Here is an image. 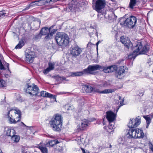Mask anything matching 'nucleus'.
<instances>
[{
    "mask_svg": "<svg viewBox=\"0 0 153 153\" xmlns=\"http://www.w3.org/2000/svg\"><path fill=\"white\" fill-rule=\"evenodd\" d=\"M143 117L146 120V123L147 124L146 128H148L150 123H151V119L153 117V114L152 115L151 118L149 115L143 116Z\"/></svg>",
    "mask_w": 153,
    "mask_h": 153,
    "instance_id": "20",
    "label": "nucleus"
},
{
    "mask_svg": "<svg viewBox=\"0 0 153 153\" xmlns=\"http://www.w3.org/2000/svg\"><path fill=\"white\" fill-rule=\"evenodd\" d=\"M102 86V87H105L107 86V84L106 82H104L103 85H100Z\"/></svg>",
    "mask_w": 153,
    "mask_h": 153,
    "instance_id": "47",
    "label": "nucleus"
},
{
    "mask_svg": "<svg viewBox=\"0 0 153 153\" xmlns=\"http://www.w3.org/2000/svg\"><path fill=\"white\" fill-rule=\"evenodd\" d=\"M45 97H48L55 99L56 101V96L55 95H52L49 93L46 92Z\"/></svg>",
    "mask_w": 153,
    "mask_h": 153,
    "instance_id": "29",
    "label": "nucleus"
},
{
    "mask_svg": "<svg viewBox=\"0 0 153 153\" xmlns=\"http://www.w3.org/2000/svg\"><path fill=\"white\" fill-rule=\"evenodd\" d=\"M88 125H90V123L88 121V120H87V126H88Z\"/></svg>",
    "mask_w": 153,
    "mask_h": 153,
    "instance_id": "55",
    "label": "nucleus"
},
{
    "mask_svg": "<svg viewBox=\"0 0 153 153\" xmlns=\"http://www.w3.org/2000/svg\"><path fill=\"white\" fill-rule=\"evenodd\" d=\"M53 36V34L52 33H48V35L45 37V40H48L51 39L52 36Z\"/></svg>",
    "mask_w": 153,
    "mask_h": 153,
    "instance_id": "36",
    "label": "nucleus"
},
{
    "mask_svg": "<svg viewBox=\"0 0 153 153\" xmlns=\"http://www.w3.org/2000/svg\"><path fill=\"white\" fill-rule=\"evenodd\" d=\"M55 63H54L49 62L48 63V68L51 71L53 70L54 68Z\"/></svg>",
    "mask_w": 153,
    "mask_h": 153,
    "instance_id": "33",
    "label": "nucleus"
},
{
    "mask_svg": "<svg viewBox=\"0 0 153 153\" xmlns=\"http://www.w3.org/2000/svg\"><path fill=\"white\" fill-rule=\"evenodd\" d=\"M100 42V41H98L96 43V45L97 46V50L98 48V45L99 44Z\"/></svg>",
    "mask_w": 153,
    "mask_h": 153,
    "instance_id": "48",
    "label": "nucleus"
},
{
    "mask_svg": "<svg viewBox=\"0 0 153 153\" xmlns=\"http://www.w3.org/2000/svg\"><path fill=\"white\" fill-rule=\"evenodd\" d=\"M3 102H2V101H1V103H0V104H3L4 103H3Z\"/></svg>",
    "mask_w": 153,
    "mask_h": 153,
    "instance_id": "62",
    "label": "nucleus"
},
{
    "mask_svg": "<svg viewBox=\"0 0 153 153\" xmlns=\"http://www.w3.org/2000/svg\"><path fill=\"white\" fill-rule=\"evenodd\" d=\"M42 34L40 33L39 34L36 35L35 37V39L36 40H38L40 39L41 38Z\"/></svg>",
    "mask_w": 153,
    "mask_h": 153,
    "instance_id": "37",
    "label": "nucleus"
},
{
    "mask_svg": "<svg viewBox=\"0 0 153 153\" xmlns=\"http://www.w3.org/2000/svg\"><path fill=\"white\" fill-rule=\"evenodd\" d=\"M118 142L120 144H123L124 143V141L122 138H119L118 140Z\"/></svg>",
    "mask_w": 153,
    "mask_h": 153,
    "instance_id": "41",
    "label": "nucleus"
},
{
    "mask_svg": "<svg viewBox=\"0 0 153 153\" xmlns=\"http://www.w3.org/2000/svg\"><path fill=\"white\" fill-rule=\"evenodd\" d=\"M140 118L139 116L137 117L135 119H130L128 126L130 128L136 127L140 123Z\"/></svg>",
    "mask_w": 153,
    "mask_h": 153,
    "instance_id": "8",
    "label": "nucleus"
},
{
    "mask_svg": "<svg viewBox=\"0 0 153 153\" xmlns=\"http://www.w3.org/2000/svg\"><path fill=\"white\" fill-rule=\"evenodd\" d=\"M59 79L61 80H65L66 79V78L63 76H59Z\"/></svg>",
    "mask_w": 153,
    "mask_h": 153,
    "instance_id": "44",
    "label": "nucleus"
},
{
    "mask_svg": "<svg viewBox=\"0 0 153 153\" xmlns=\"http://www.w3.org/2000/svg\"><path fill=\"white\" fill-rule=\"evenodd\" d=\"M135 134L133 135V136L131 135V137H135V138H141L143 137L144 135L143 130L139 128H136L135 129V132H134Z\"/></svg>",
    "mask_w": 153,
    "mask_h": 153,
    "instance_id": "12",
    "label": "nucleus"
},
{
    "mask_svg": "<svg viewBox=\"0 0 153 153\" xmlns=\"http://www.w3.org/2000/svg\"><path fill=\"white\" fill-rule=\"evenodd\" d=\"M124 61V60L123 59H121V60H119L118 62V63H119V64H120L121 62H123V61Z\"/></svg>",
    "mask_w": 153,
    "mask_h": 153,
    "instance_id": "49",
    "label": "nucleus"
},
{
    "mask_svg": "<svg viewBox=\"0 0 153 153\" xmlns=\"http://www.w3.org/2000/svg\"><path fill=\"white\" fill-rule=\"evenodd\" d=\"M46 92L44 91H41L40 92V95L41 96L45 97V93Z\"/></svg>",
    "mask_w": 153,
    "mask_h": 153,
    "instance_id": "42",
    "label": "nucleus"
},
{
    "mask_svg": "<svg viewBox=\"0 0 153 153\" xmlns=\"http://www.w3.org/2000/svg\"><path fill=\"white\" fill-rule=\"evenodd\" d=\"M51 71V70L48 68L44 70L43 71V72L45 74H47Z\"/></svg>",
    "mask_w": 153,
    "mask_h": 153,
    "instance_id": "40",
    "label": "nucleus"
},
{
    "mask_svg": "<svg viewBox=\"0 0 153 153\" xmlns=\"http://www.w3.org/2000/svg\"><path fill=\"white\" fill-rule=\"evenodd\" d=\"M85 2L83 1V0H81L80 1L77 3L76 7L74 5L72 6V7H70L69 9L72 11L73 9L75 11H78V9L80 7H82L84 5Z\"/></svg>",
    "mask_w": 153,
    "mask_h": 153,
    "instance_id": "14",
    "label": "nucleus"
},
{
    "mask_svg": "<svg viewBox=\"0 0 153 153\" xmlns=\"http://www.w3.org/2000/svg\"><path fill=\"white\" fill-rule=\"evenodd\" d=\"M94 120H95V119H94ZM94 119H93V120H89V121H88V122H91V121H94Z\"/></svg>",
    "mask_w": 153,
    "mask_h": 153,
    "instance_id": "58",
    "label": "nucleus"
},
{
    "mask_svg": "<svg viewBox=\"0 0 153 153\" xmlns=\"http://www.w3.org/2000/svg\"><path fill=\"white\" fill-rule=\"evenodd\" d=\"M90 28H92V29H94V27H93L91 26H90Z\"/></svg>",
    "mask_w": 153,
    "mask_h": 153,
    "instance_id": "57",
    "label": "nucleus"
},
{
    "mask_svg": "<svg viewBox=\"0 0 153 153\" xmlns=\"http://www.w3.org/2000/svg\"><path fill=\"white\" fill-rule=\"evenodd\" d=\"M134 132H135V129L134 130L133 129H129L128 131V132L127 134V135H128V137L129 138H135V137H131V135L133 136V135L135 134L134 133Z\"/></svg>",
    "mask_w": 153,
    "mask_h": 153,
    "instance_id": "22",
    "label": "nucleus"
},
{
    "mask_svg": "<svg viewBox=\"0 0 153 153\" xmlns=\"http://www.w3.org/2000/svg\"><path fill=\"white\" fill-rule=\"evenodd\" d=\"M10 74H5V76L6 77H7V76H9V75Z\"/></svg>",
    "mask_w": 153,
    "mask_h": 153,
    "instance_id": "59",
    "label": "nucleus"
},
{
    "mask_svg": "<svg viewBox=\"0 0 153 153\" xmlns=\"http://www.w3.org/2000/svg\"><path fill=\"white\" fill-rule=\"evenodd\" d=\"M26 92L33 96L37 95L39 89L37 85L33 84L32 85L27 83L26 85Z\"/></svg>",
    "mask_w": 153,
    "mask_h": 153,
    "instance_id": "7",
    "label": "nucleus"
},
{
    "mask_svg": "<svg viewBox=\"0 0 153 153\" xmlns=\"http://www.w3.org/2000/svg\"><path fill=\"white\" fill-rule=\"evenodd\" d=\"M102 68L101 69H103V71L105 73H109L110 72V66L108 67H103L102 66Z\"/></svg>",
    "mask_w": 153,
    "mask_h": 153,
    "instance_id": "30",
    "label": "nucleus"
},
{
    "mask_svg": "<svg viewBox=\"0 0 153 153\" xmlns=\"http://www.w3.org/2000/svg\"><path fill=\"white\" fill-rule=\"evenodd\" d=\"M56 30L55 29H53L51 31L50 33H52L53 34V35L56 32Z\"/></svg>",
    "mask_w": 153,
    "mask_h": 153,
    "instance_id": "46",
    "label": "nucleus"
},
{
    "mask_svg": "<svg viewBox=\"0 0 153 153\" xmlns=\"http://www.w3.org/2000/svg\"><path fill=\"white\" fill-rule=\"evenodd\" d=\"M50 122L51 126L55 131H60L62 126V120L60 115L56 114Z\"/></svg>",
    "mask_w": 153,
    "mask_h": 153,
    "instance_id": "3",
    "label": "nucleus"
},
{
    "mask_svg": "<svg viewBox=\"0 0 153 153\" xmlns=\"http://www.w3.org/2000/svg\"><path fill=\"white\" fill-rule=\"evenodd\" d=\"M101 68H102V66L98 65H89L87 68V74H93V71L100 70Z\"/></svg>",
    "mask_w": 153,
    "mask_h": 153,
    "instance_id": "10",
    "label": "nucleus"
},
{
    "mask_svg": "<svg viewBox=\"0 0 153 153\" xmlns=\"http://www.w3.org/2000/svg\"><path fill=\"white\" fill-rule=\"evenodd\" d=\"M6 13H4L2 11L0 12V17L1 18L5 16Z\"/></svg>",
    "mask_w": 153,
    "mask_h": 153,
    "instance_id": "43",
    "label": "nucleus"
},
{
    "mask_svg": "<svg viewBox=\"0 0 153 153\" xmlns=\"http://www.w3.org/2000/svg\"><path fill=\"white\" fill-rule=\"evenodd\" d=\"M5 131L7 136L10 137L13 136L16 134L15 131L14 129H11L8 127H7L5 128Z\"/></svg>",
    "mask_w": 153,
    "mask_h": 153,
    "instance_id": "17",
    "label": "nucleus"
},
{
    "mask_svg": "<svg viewBox=\"0 0 153 153\" xmlns=\"http://www.w3.org/2000/svg\"><path fill=\"white\" fill-rule=\"evenodd\" d=\"M59 143V142L56 140H51L48 142L49 144L51 146H53L54 145L56 144Z\"/></svg>",
    "mask_w": 153,
    "mask_h": 153,
    "instance_id": "26",
    "label": "nucleus"
},
{
    "mask_svg": "<svg viewBox=\"0 0 153 153\" xmlns=\"http://www.w3.org/2000/svg\"><path fill=\"white\" fill-rule=\"evenodd\" d=\"M38 148L40 149L42 153H48L47 148L42 145H39Z\"/></svg>",
    "mask_w": 153,
    "mask_h": 153,
    "instance_id": "24",
    "label": "nucleus"
},
{
    "mask_svg": "<svg viewBox=\"0 0 153 153\" xmlns=\"http://www.w3.org/2000/svg\"><path fill=\"white\" fill-rule=\"evenodd\" d=\"M50 30L48 27H44L42 28L40 33L42 35H45L50 32Z\"/></svg>",
    "mask_w": 153,
    "mask_h": 153,
    "instance_id": "21",
    "label": "nucleus"
},
{
    "mask_svg": "<svg viewBox=\"0 0 153 153\" xmlns=\"http://www.w3.org/2000/svg\"><path fill=\"white\" fill-rule=\"evenodd\" d=\"M0 153H3L2 151L1 150V149H0Z\"/></svg>",
    "mask_w": 153,
    "mask_h": 153,
    "instance_id": "60",
    "label": "nucleus"
},
{
    "mask_svg": "<svg viewBox=\"0 0 153 153\" xmlns=\"http://www.w3.org/2000/svg\"><path fill=\"white\" fill-rule=\"evenodd\" d=\"M86 127V121L85 120L83 122L81 123V125L79 126L78 128L80 130H82L85 129Z\"/></svg>",
    "mask_w": 153,
    "mask_h": 153,
    "instance_id": "25",
    "label": "nucleus"
},
{
    "mask_svg": "<svg viewBox=\"0 0 153 153\" xmlns=\"http://www.w3.org/2000/svg\"><path fill=\"white\" fill-rule=\"evenodd\" d=\"M54 2H55L58 1V0H53Z\"/></svg>",
    "mask_w": 153,
    "mask_h": 153,
    "instance_id": "63",
    "label": "nucleus"
},
{
    "mask_svg": "<svg viewBox=\"0 0 153 153\" xmlns=\"http://www.w3.org/2000/svg\"><path fill=\"white\" fill-rule=\"evenodd\" d=\"M137 19L133 16H132L126 19L124 22L120 23L121 25L127 26L130 28H133L137 22Z\"/></svg>",
    "mask_w": 153,
    "mask_h": 153,
    "instance_id": "6",
    "label": "nucleus"
},
{
    "mask_svg": "<svg viewBox=\"0 0 153 153\" xmlns=\"http://www.w3.org/2000/svg\"><path fill=\"white\" fill-rule=\"evenodd\" d=\"M13 110H11L9 111L7 114V118L8 119L9 122L11 123H16L18 121L15 120V119L12 118V116L10 114V112L12 111Z\"/></svg>",
    "mask_w": 153,
    "mask_h": 153,
    "instance_id": "18",
    "label": "nucleus"
},
{
    "mask_svg": "<svg viewBox=\"0 0 153 153\" xmlns=\"http://www.w3.org/2000/svg\"><path fill=\"white\" fill-rule=\"evenodd\" d=\"M150 148L151 150L153 152V144L151 145Z\"/></svg>",
    "mask_w": 153,
    "mask_h": 153,
    "instance_id": "52",
    "label": "nucleus"
},
{
    "mask_svg": "<svg viewBox=\"0 0 153 153\" xmlns=\"http://www.w3.org/2000/svg\"><path fill=\"white\" fill-rule=\"evenodd\" d=\"M72 107L69 106H68V108L67 109L68 110H70V109H72Z\"/></svg>",
    "mask_w": 153,
    "mask_h": 153,
    "instance_id": "50",
    "label": "nucleus"
},
{
    "mask_svg": "<svg viewBox=\"0 0 153 153\" xmlns=\"http://www.w3.org/2000/svg\"><path fill=\"white\" fill-rule=\"evenodd\" d=\"M131 55H129L128 56V58L129 59H131Z\"/></svg>",
    "mask_w": 153,
    "mask_h": 153,
    "instance_id": "61",
    "label": "nucleus"
},
{
    "mask_svg": "<svg viewBox=\"0 0 153 153\" xmlns=\"http://www.w3.org/2000/svg\"><path fill=\"white\" fill-rule=\"evenodd\" d=\"M24 42L23 41H20L18 44L15 47V48L20 49L24 45Z\"/></svg>",
    "mask_w": 153,
    "mask_h": 153,
    "instance_id": "27",
    "label": "nucleus"
},
{
    "mask_svg": "<svg viewBox=\"0 0 153 153\" xmlns=\"http://www.w3.org/2000/svg\"><path fill=\"white\" fill-rule=\"evenodd\" d=\"M136 3V0H130L128 8H129L130 10L133 9Z\"/></svg>",
    "mask_w": 153,
    "mask_h": 153,
    "instance_id": "19",
    "label": "nucleus"
},
{
    "mask_svg": "<svg viewBox=\"0 0 153 153\" xmlns=\"http://www.w3.org/2000/svg\"><path fill=\"white\" fill-rule=\"evenodd\" d=\"M6 86L5 82L2 79H0V87L3 88Z\"/></svg>",
    "mask_w": 153,
    "mask_h": 153,
    "instance_id": "35",
    "label": "nucleus"
},
{
    "mask_svg": "<svg viewBox=\"0 0 153 153\" xmlns=\"http://www.w3.org/2000/svg\"><path fill=\"white\" fill-rule=\"evenodd\" d=\"M106 115V118L109 122H113L116 119V114L111 111H107Z\"/></svg>",
    "mask_w": 153,
    "mask_h": 153,
    "instance_id": "11",
    "label": "nucleus"
},
{
    "mask_svg": "<svg viewBox=\"0 0 153 153\" xmlns=\"http://www.w3.org/2000/svg\"><path fill=\"white\" fill-rule=\"evenodd\" d=\"M110 66V73L113 72L117 71V66L115 65H112Z\"/></svg>",
    "mask_w": 153,
    "mask_h": 153,
    "instance_id": "28",
    "label": "nucleus"
},
{
    "mask_svg": "<svg viewBox=\"0 0 153 153\" xmlns=\"http://www.w3.org/2000/svg\"><path fill=\"white\" fill-rule=\"evenodd\" d=\"M143 95V92L140 93L139 94V96H142Z\"/></svg>",
    "mask_w": 153,
    "mask_h": 153,
    "instance_id": "54",
    "label": "nucleus"
},
{
    "mask_svg": "<svg viewBox=\"0 0 153 153\" xmlns=\"http://www.w3.org/2000/svg\"><path fill=\"white\" fill-rule=\"evenodd\" d=\"M69 37L68 35L63 32H58L56 35L55 40L59 45L65 47L68 44Z\"/></svg>",
    "mask_w": 153,
    "mask_h": 153,
    "instance_id": "2",
    "label": "nucleus"
},
{
    "mask_svg": "<svg viewBox=\"0 0 153 153\" xmlns=\"http://www.w3.org/2000/svg\"><path fill=\"white\" fill-rule=\"evenodd\" d=\"M81 52V49L78 46H76L72 49L71 53L74 56H78Z\"/></svg>",
    "mask_w": 153,
    "mask_h": 153,
    "instance_id": "13",
    "label": "nucleus"
},
{
    "mask_svg": "<svg viewBox=\"0 0 153 153\" xmlns=\"http://www.w3.org/2000/svg\"><path fill=\"white\" fill-rule=\"evenodd\" d=\"M81 150L82 151L83 153H85V150L84 149L81 148Z\"/></svg>",
    "mask_w": 153,
    "mask_h": 153,
    "instance_id": "51",
    "label": "nucleus"
},
{
    "mask_svg": "<svg viewBox=\"0 0 153 153\" xmlns=\"http://www.w3.org/2000/svg\"><path fill=\"white\" fill-rule=\"evenodd\" d=\"M52 3H54L53 0H50L49 1V3L50 4H52Z\"/></svg>",
    "mask_w": 153,
    "mask_h": 153,
    "instance_id": "53",
    "label": "nucleus"
},
{
    "mask_svg": "<svg viewBox=\"0 0 153 153\" xmlns=\"http://www.w3.org/2000/svg\"><path fill=\"white\" fill-rule=\"evenodd\" d=\"M86 73V69H84L82 71L72 72L70 73V76L71 77L79 76H82Z\"/></svg>",
    "mask_w": 153,
    "mask_h": 153,
    "instance_id": "15",
    "label": "nucleus"
},
{
    "mask_svg": "<svg viewBox=\"0 0 153 153\" xmlns=\"http://www.w3.org/2000/svg\"><path fill=\"white\" fill-rule=\"evenodd\" d=\"M34 23L35 24H36L37 23H38L39 26L40 25V24H41V21L39 19H38L37 22L36 21L34 22Z\"/></svg>",
    "mask_w": 153,
    "mask_h": 153,
    "instance_id": "45",
    "label": "nucleus"
},
{
    "mask_svg": "<svg viewBox=\"0 0 153 153\" xmlns=\"http://www.w3.org/2000/svg\"><path fill=\"white\" fill-rule=\"evenodd\" d=\"M112 122H109V125H108V128L112 130L114 128V126L113 124H112Z\"/></svg>",
    "mask_w": 153,
    "mask_h": 153,
    "instance_id": "38",
    "label": "nucleus"
},
{
    "mask_svg": "<svg viewBox=\"0 0 153 153\" xmlns=\"http://www.w3.org/2000/svg\"><path fill=\"white\" fill-rule=\"evenodd\" d=\"M93 8L98 13L102 15L106 14V12H102V10L105 7L106 2L105 0H97L93 3Z\"/></svg>",
    "mask_w": 153,
    "mask_h": 153,
    "instance_id": "5",
    "label": "nucleus"
},
{
    "mask_svg": "<svg viewBox=\"0 0 153 153\" xmlns=\"http://www.w3.org/2000/svg\"><path fill=\"white\" fill-rule=\"evenodd\" d=\"M25 55V60L27 62L32 63L36 57L35 52L33 51H27Z\"/></svg>",
    "mask_w": 153,
    "mask_h": 153,
    "instance_id": "9",
    "label": "nucleus"
},
{
    "mask_svg": "<svg viewBox=\"0 0 153 153\" xmlns=\"http://www.w3.org/2000/svg\"><path fill=\"white\" fill-rule=\"evenodd\" d=\"M102 89V86L100 85H97L94 88L87 85V92H94L100 94H106L112 93L114 91L113 90L111 89H106L103 91H101Z\"/></svg>",
    "mask_w": 153,
    "mask_h": 153,
    "instance_id": "4",
    "label": "nucleus"
},
{
    "mask_svg": "<svg viewBox=\"0 0 153 153\" xmlns=\"http://www.w3.org/2000/svg\"><path fill=\"white\" fill-rule=\"evenodd\" d=\"M22 124H23L25 126H26V125H25L24 123H23V122H22Z\"/></svg>",
    "mask_w": 153,
    "mask_h": 153,
    "instance_id": "64",
    "label": "nucleus"
},
{
    "mask_svg": "<svg viewBox=\"0 0 153 153\" xmlns=\"http://www.w3.org/2000/svg\"><path fill=\"white\" fill-rule=\"evenodd\" d=\"M85 87H86V85L84 86L82 88V89H84L85 90Z\"/></svg>",
    "mask_w": 153,
    "mask_h": 153,
    "instance_id": "56",
    "label": "nucleus"
},
{
    "mask_svg": "<svg viewBox=\"0 0 153 153\" xmlns=\"http://www.w3.org/2000/svg\"><path fill=\"white\" fill-rule=\"evenodd\" d=\"M11 140L14 143L18 142L20 140V137L19 136L14 134L11 137Z\"/></svg>",
    "mask_w": 153,
    "mask_h": 153,
    "instance_id": "23",
    "label": "nucleus"
},
{
    "mask_svg": "<svg viewBox=\"0 0 153 153\" xmlns=\"http://www.w3.org/2000/svg\"><path fill=\"white\" fill-rule=\"evenodd\" d=\"M120 41L128 49H132L133 53L137 55L146 54L149 51L150 47L148 44L143 45L140 41L133 45L128 38L122 36L120 37Z\"/></svg>",
    "mask_w": 153,
    "mask_h": 153,
    "instance_id": "1",
    "label": "nucleus"
},
{
    "mask_svg": "<svg viewBox=\"0 0 153 153\" xmlns=\"http://www.w3.org/2000/svg\"><path fill=\"white\" fill-rule=\"evenodd\" d=\"M3 64L5 66H6L7 67V69L9 71L10 73H11V72L10 71L9 68V64L4 62H3Z\"/></svg>",
    "mask_w": 153,
    "mask_h": 153,
    "instance_id": "39",
    "label": "nucleus"
},
{
    "mask_svg": "<svg viewBox=\"0 0 153 153\" xmlns=\"http://www.w3.org/2000/svg\"><path fill=\"white\" fill-rule=\"evenodd\" d=\"M119 100H120V106H119V107L117 108V112L118 111V109L120 108V107L121 106H122L123 105H124L123 104V102L124 101V100L123 99H121V97L120 96L119 97Z\"/></svg>",
    "mask_w": 153,
    "mask_h": 153,
    "instance_id": "31",
    "label": "nucleus"
},
{
    "mask_svg": "<svg viewBox=\"0 0 153 153\" xmlns=\"http://www.w3.org/2000/svg\"><path fill=\"white\" fill-rule=\"evenodd\" d=\"M2 56L0 54V69L5 70L6 68L4 67L3 65L2 64L1 59H2Z\"/></svg>",
    "mask_w": 153,
    "mask_h": 153,
    "instance_id": "34",
    "label": "nucleus"
},
{
    "mask_svg": "<svg viewBox=\"0 0 153 153\" xmlns=\"http://www.w3.org/2000/svg\"><path fill=\"white\" fill-rule=\"evenodd\" d=\"M128 68L124 66H120L117 71V75L116 76L118 78H120L119 76L123 75L125 72L126 70H128Z\"/></svg>",
    "mask_w": 153,
    "mask_h": 153,
    "instance_id": "16",
    "label": "nucleus"
},
{
    "mask_svg": "<svg viewBox=\"0 0 153 153\" xmlns=\"http://www.w3.org/2000/svg\"><path fill=\"white\" fill-rule=\"evenodd\" d=\"M15 112V114H17L18 115V120L17 121H19L21 119V114L20 111L19 110H16Z\"/></svg>",
    "mask_w": 153,
    "mask_h": 153,
    "instance_id": "32",
    "label": "nucleus"
}]
</instances>
